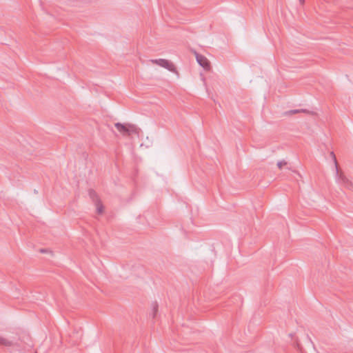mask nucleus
<instances>
[{
	"mask_svg": "<svg viewBox=\"0 0 353 353\" xmlns=\"http://www.w3.org/2000/svg\"><path fill=\"white\" fill-rule=\"evenodd\" d=\"M299 2L301 5H303L305 3V0H299Z\"/></svg>",
	"mask_w": 353,
	"mask_h": 353,
	"instance_id": "nucleus-13",
	"label": "nucleus"
},
{
	"mask_svg": "<svg viewBox=\"0 0 353 353\" xmlns=\"http://www.w3.org/2000/svg\"><path fill=\"white\" fill-rule=\"evenodd\" d=\"M336 180L339 185L353 190V183L345 176L343 172L339 171V167L336 169Z\"/></svg>",
	"mask_w": 353,
	"mask_h": 353,
	"instance_id": "nucleus-2",
	"label": "nucleus"
},
{
	"mask_svg": "<svg viewBox=\"0 0 353 353\" xmlns=\"http://www.w3.org/2000/svg\"><path fill=\"white\" fill-rule=\"evenodd\" d=\"M195 57L197 63L206 71L211 70V64L209 60L203 55L195 52Z\"/></svg>",
	"mask_w": 353,
	"mask_h": 353,
	"instance_id": "nucleus-4",
	"label": "nucleus"
},
{
	"mask_svg": "<svg viewBox=\"0 0 353 353\" xmlns=\"http://www.w3.org/2000/svg\"><path fill=\"white\" fill-rule=\"evenodd\" d=\"M34 353H37V352H34Z\"/></svg>",
	"mask_w": 353,
	"mask_h": 353,
	"instance_id": "nucleus-14",
	"label": "nucleus"
},
{
	"mask_svg": "<svg viewBox=\"0 0 353 353\" xmlns=\"http://www.w3.org/2000/svg\"><path fill=\"white\" fill-rule=\"evenodd\" d=\"M299 2L301 5H303L305 3V0H299Z\"/></svg>",
	"mask_w": 353,
	"mask_h": 353,
	"instance_id": "nucleus-12",
	"label": "nucleus"
},
{
	"mask_svg": "<svg viewBox=\"0 0 353 353\" xmlns=\"http://www.w3.org/2000/svg\"><path fill=\"white\" fill-rule=\"evenodd\" d=\"M152 318H155L158 312V304L157 302L152 303Z\"/></svg>",
	"mask_w": 353,
	"mask_h": 353,
	"instance_id": "nucleus-9",
	"label": "nucleus"
},
{
	"mask_svg": "<svg viewBox=\"0 0 353 353\" xmlns=\"http://www.w3.org/2000/svg\"><path fill=\"white\" fill-rule=\"evenodd\" d=\"M288 163L285 160L280 161L277 163L278 168L281 170L285 165H287Z\"/></svg>",
	"mask_w": 353,
	"mask_h": 353,
	"instance_id": "nucleus-10",
	"label": "nucleus"
},
{
	"mask_svg": "<svg viewBox=\"0 0 353 353\" xmlns=\"http://www.w3.org/2000/svg\"><path fill=\"white\" fill-rule=\"evenodd\" d=\"M152 63L157 64L161 67L165 68L171 72H175V65L171 61L164 59H151L150 61Z\"/></svg>",
	"mask_w": 353,
	"mask_h": 353,
	"instance_id": "nucleus-3",
	"label": "nucleus"
},
{
	"mask_svg": "<svg viewBox=\"0 0 353 353\" xmlns=\"http://www.w3.org/2000/svg\"><path fill=\"white\" fill-rule=\"evenodd\" d=\"M97 208V212L98 214H102L103 212V205L101 201L94 203Z\"/></svg>",
	"mask_w": 353,
	"mask_h": 353,
	"instance_id": "nucleus-7",
	"label": "nucleus"
},
{
	"mask_svg": "<svg viewBox=\"0 0 353 353\" xmlns=\"http://www.w3.org/2000/svg\"><path fill=\"white\" fill-rule=\"evenodd\" d=\"M12 345H13V343L11 341L0 336V345H3L6 347H10Z\"/></svg>",
	"mask_w": 353,
	"mask_h": 353,
	"instance_id": "nucleus-6",
	"label": "nucleus"
},
{
	"mask_svg": "<svg viewBox=\"0 0 353 353\" xmlns=\"http://www.w3.org/2000/svg\"><path fill=\"white\" fill-rule=\"evenodd\" d=\"M299 112H306L310 113V111L305 110V109H301V110H292L287 112L288 114H294Z\"/></svg>",
	"mask_w": 353,
	"mask_h": 353,
	"instance_id": "nucleus-8",
	"label": "nucleus"
},
{
	"mask_svg": "<svg viewBox=\"0 0 353 353\" xmlns=\"http://www.w3.org/2000/svg\"><path fill=\"white\" fill-rule=\"evenodd\" d=\"M89 196L94 203L101 201L99 196L97 195L96 192L93 190H89Z\"/></svg>",
	"mask_w": 353,
	"mask_h": 353,
	"instance_id": "nucleus-5",
	"label": "nucleus"
},
{
	"mask_svg": "<svg viewBox=\"0 0 353 353\" xmlns=\"http://www.w3.org/2000/svg\"><path fill=\"white\" fill-rule=\"evenodd\" d=\"M330 155L333 158V160H334V165H335V169H336V167H338V163H337V161H336V156H335V154H334V153L333 152H332L330 153Z\"/></svg>",
	"mask_w": 353,
	"mask_h": 353,
	"instance_id": "nucleus-11",
	"label": "nucleus"
},
{
	"mask_svg": "<svg viewBox=\"0 0 353 353\" xmlns=\"http://www.w3.org/2000/svg\"><path fill=\"white\" fill-rule=\"evenodd\" d=\"M114 126L123 137L139 136L140 129L130 123H116Z\"/></svg>",
	"mask_w": 353,
	"mask_h": 353,
	"instance_id": "nucleus-1",
	"label": "nucleus"
}]
</instances>
